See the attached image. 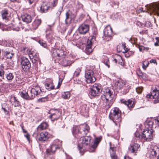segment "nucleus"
Instances as JSON below:
<instances>
[{"mask_svg":"<svg viewBox=\"0 0 159 159\" xmlns=\"http://www.w3.org/2000/svg\"><path fill=\"white\" fill-rule=\"evenodd\" d=\"M5 76L7 80L9 82L12 81L14 77V74L10 72H7Z\"/></svg>","mask_w":159,"mask_h":159,"instance_id":"obj_40","label":"nucleus"},{"mask_svg":"<svg viewBox=\"0 0 159 159\" xmlns=\"http://www.w3.org/2000/svg\"><path fill=\"white\" fill-rule=\"evenodd\" d=\"M102 139V137L101 136H99L95 138L94 143L91 147V148L92 149V150L90 151V152H93L94 151L95 149L97 148L98 144L101 141Z\"/></svg>","mask_w":159,"mask_h":159,"instance_id":"obj_30","label":"nucleus"},{"mask_svg":"<svg viewBox=\"0 0 159 159\" xmlns=\"http://www.w3.org/2000/svg\"><path fill=\"white\" fill-rule=\"evenodd\" d=\"M4 74V71L2 70H0V77L3 78Z\"/></svg>","mask_w":159,"mask_h":159,"instance_id":"obj_61","label":"nucleus"},{"mask_svg":"<svg viewBox=\"0 0 159 159\" xmlns=\"http://www.w3.org/2000/svg\"><path fill=\"white\" fill-rule=\"evenodd\" d=\"M153 132V130H144L141 136L140 135V141H150L152 140Z\"/></svg>","mask_w":159,"mask_h":159,"instance_id":"obj_10","label":"nucleus"},{"mask_svg":"<svg viewBox=\"0 0 159 159\" xmlns=\"http://www.w3.org/2000/svg\"><path fill=\"white\" fill-rule=\"evenodd\" d=\"M66 18L65 20V23L67 25V29H69L68 32L70 33L75 27V25L71 23L73 19L72 14L70 11H67L66 13Z\"/></svg>","mask_w":159,"mask_h":159,"instance_id":"obj_8","label":"nucleus"},{"mask_svg":"<svg viewBox=\"0 0 159 159\" xmlns=\"http://www.w3.org/2000/svg\"><path fill=\"white\" fill-rule=\"evenodd\" d=\"M60 62L64 66H69L72 63V61L69 60L68 58L63 59Z\"/></svg>","mask_w":159,"mask_h":159,"instance_id":"obj_37","label":"nucleus"},{"mask_svg":"<svg viewBox=\"0 0 159 159\" xmlns=\"http://www.w3.org/2000/svg\"><path fill=\"white\" fill-rule=\"evenodd\" d=\"M45 87L48 90H50L54 89V86L53 84L50 83H46L45 84Z\"/></svg>","mask_w":159,"mask_h":159,"instance_id":"obj_44","label":"nucleus"},{"mask_svg":"<svg viewBox=\"0 0 159 159\" xmlns=\"http://www.w3.org/2000/svg\"><path fill=\"white\" fill-rule=\"evenodd\" d=\"M125 82L121 79L118 80L115 83V86L117 89H120L125 86Z\"/></svg>","mask_w":159,"mask_h":159,"instance_id":"obj_33","label":"nucleus"},{"mask_svg":"<svg viewBox=\"0 0 159 159\" xmlns=\"http://www.w3.org/2000/svg\"><path fill=\"white\" fill-rule=\"evenodd\" d=\"M89 30V26L85 24H82L78 29L79 33L80 34H85L87 33Z\"/></svg>","mask_w":159,"mask_h":159,"instance_id":"obj_22","label":"nucleus"},{"mask_svg":"<svg viewBox=\"0 0 159 159\" xmlns=\"http://www.w3.org/2000/svg\"><path fill=\"white\" fill-rule=\"evenodd\" d=\"M32 56H33L32 58L33 68L35 70H37L38 66H40L41 61L39 58L36 55H33V54H32Z\"/></svg>","mask_w":159,"mask_h":159,"instance_id":"obj_19","label":"nucleus"},{"mask_svg":"<svg viewBox=\"0 0 159 159\" xmlns=\"http://www.w3.org/2000/svg\"><path fill=\"white\" fill-rule=\"evenodd\" d=\"M137 74L139 76L141 77L143 79H146L147 77V76L145 74L143 73L142 72H140V71H139V74L137 72Z\"/></svg>","mask_w":159,"mask_h":159,"instance_id":"obj_48","label":"nucleus"},{"mask_svg":"<svg viewBox=\"0 0 159 159\" xmlns=\"http://www.w3.org/2000/svg\"><path fill=\"white\" fill-rule=\"evenodd\" d=\"M124 90L123 91V93L124 94H125L128 93L130 87V86L128 84H125V86H124Z\"/></svg>","mask_w":159,"mask_h":159,"instance_id":"obj_45","label":"nucleus"},{"mask_svg":"<svg viewBox=\"0 0 159 159\" xmlns=\"http://www.w3.org/2000/svg\"><path fill=\"white\" fill-rule=\"evenodd\" d=\"M85 77L86 81L88 83H92L96 81L93 71L92 70L86 68L85 70Z\"/></svg>","mask_w":159,"mask_h":159,"instance_id":"obj_12","label":"nucleus"},{"mask_svg":"<svg viewBox=\"0 0 159 159\" xmlns=\"http://www.w3.org/2000/svg\"><path fill=\"white\" fill-rule=\"evenodd\" d=\"M2 109L3 110L6 115H8L9 113V111L5 108H4L2 106Z\"/></svg>","mask_w":159,"mask_h":159,"instance_id":"obj_59","label":"nucleus"},{"mask_svg":"<svg viewBox=\"0 0 159 159\" xmlns=\"http://www.w3.org/2000/svg\"><path fill=\"white\" fill-rule=\"evenodd\" d=\"M146 7L147 10L149 11L150 13H152L154 15L159 16V3H152L149 5H147Z\"/></svg>","mask_w":159,"mask_h":159,"instance_id":"obj_13","label":"nucleus"},{"mask_svg":"<svg viewBox=\"0 0 159 159\" xmlns=\"http://www.w3.org/2000/svg\"><path fill=\"white\" fill-rule=\"evenodd\" d=\"M9 101L15 107H19L20 105V102L17 98L14 95H11L9 98Z\"/></svg>","mask_w":159,"mask_h":159,"instance_id":"obj_27","label":"nucleus"},{"mask_svg":"<svg viewBox=\"0 0 159 159\" xmlns=\"http://www.w3.org/2000/svg\"><path fill=\"white\" fill-rule=\"evenodd\" d=\"M111 156L112 159H117V157L116 155L115 154H111Z\"/></svg>","mask_w":159,"mask_h":159,"instance_id":"obj_62","label":"nucleus"},{"mask_svg":"<svg viewBox=\"0 0 159 159\" xmlns=\"http://www.w3.org/2000/svg\"><path fill=\"white\" fill-rule=\"evenodd\" d=\"M50 7V3L48 2H43L40 7V12L46 13L47 12Z\"/></svg>","mask_w":159,"mask_h":159,"instance_id":"obj_26","label":"nucleus"},{"mask_svg":"<svg viewBox=\"0 0 159 159\" xmlns=\"http://www.w3.org/2000/svg\"><path fill=\"white\" fill-rule=\"evenodd\" d=\"M149 156L153 158L157 156V159H159V148L157 146H151L149 151Z\"/></svg>","mask_w":159,"mask_h":159,"instance_id":"obj_16","label":"nucleus"},{"mask_svg":"<svg viewBox=\"0 0 159 159\" xmlns=\"http://www.w3.org/2000/svg\"><path fill=\"white\" fill-rule=\"evenodd\" d=\"M122 47L124 49V51H123L122 52L125 53V56L126 57H128L130 56L133 55L134 53V51H128V48H126V47L125 43H124L122 44Z\"/></svg>","mask_w":159,"mask_h":159,"instance_id":"obj_32","label":"nucleus"},{"mask_svg":"<svg viewBox=\"0 0 159 159\" xmlns=\"http://www.w3.org/2000/svg\"><path fill=\"white\" fill-rule=\"evenodd\" d=\"M121 115L120 111L118 108L115 107L111 110L109 116L116 125L119 126L121 121Z\"/></svg>","mask_w":159,"mask_h":159,"instance_id":"obj_3","label":"nucleus"},{"mask_svg":"<svg viewBox=\"0 0 159 159\" xmlns=\"http://www.w3.org/2000/svg\"><path fill=\"white\" fill-rule=\"evenodd\" d=\"M4 56L7 59H11L14 55V53L11 48L10 47H7L3 50Z\"/></svg>","mask_w":159,"mask_h":159,"instance_id":"obj_20","label":"nucleus"},{"mask_svg":"<svg viewBox=\"0 0 159 159\" xmlns=\"http://www.w3.org/2000/svg\"><path fill=\"white\" fill-rule=\"evenodd\" d=\"M19 94L20 96L24 99L28 100L30 99V96L29 95L27 92L25 91H20Z\"/></svg>","mask_w":159,"mask_h":159,"instance_id":"obj_36","label":"nucleus"},{"mask_svg":"<svg viewBox=\"0 0 159 159\" xmlns=\"http://www.w3.org/2000/svg\"><path fill=\"white\" fill-rule=\"evenodd\" d=\"M103 33L105 37H111L112 34V29L110 25H108L104 30Z\"/></svg>","mask_w":159,"mask_h":159,"instance_id":"obj_28","label":"nucleus"},{"mask_svg":"<svg viewBox=\"0 0 159 159\" xmlns=\"http://www.w3.org/2000/svg\"><path fill=\"white\" fill-rule=\"evenodd\" d=\"M20 25L19 24H15L13 25L12 24H5L4 29L7 30H12L14 31H18L20 30Z\"/></svg>","mask_w":159,"mask_h":159,"instance_id":"obj_21","label":"nucleus"},{"mask_svg":"<svg viewBox=\"0 0 159 159\" xmlns=\"http://www.w3.org/2000/svg\"><path fill=\"white\" fill-rule=\"evenodd\" d=\"M80 69H76V70L75 71L74 74V76H77L79 75L80 73Z\"/></svg>","mask_w":159,"mask_h":159,"instance_id":"obj_56","label":"nucleus"},{"mask_svg":"<svg viewBox=\"0 0 159 159\" xmlns=\"http://www.w3.org/2000/svg\"><path fill=\"white\" fill-rule=\"evenodd\" d=\"M41 91L40 88L39 87L37 86L34 88H32L30 91V99H33L36 96L39 94Z\"/></svg>","mask_w":159,"mask_h":159,"instance_id":"obj_23","label":"nucleus"},{"mask_svg":"<svg viewBox=\"0 0 159 159\" xmlns=\"http://www.w3.org/2000/svg\"><path fill=\"white\" fill-rule=\"evenodd\" d=\"M80 129L79 127L75 126L73 127V130L72 131V133L75 137L78 138V137H80L81 134H80Z\"/></svg>","mask_w":159,"mask_h":159,"instance_id":"obj_31","label":"nucleus"},{"mask_svg":"<svg viewBox=\"0 0 159 159\" xmlns=\"http://www.w3.org/2000/svg\"><path fill=\"white\" fill-rule=\"evenodd\" d=\"M154 122L155 120L153 119L148 120L145 123V126L148 129L153 130L152 128L156 127V124H154Z\"/></svg>","mask_w":159,"mask_h":159,"instance_id":"obj_24","label":"nucleus"},{"mask_svg":"<svg viewBox=\"0 0 159 159\" xmlns=\"http://www.w3.org/2000/svg\"><path fill=\"white\" fill-rule=\"evenodd\" d=\"M1 15L3 20L8 21L9 16L8 11L7 10L4 9L1 12Z\"/></svg>","mask_w":159,"mask_h":159,"instance_id":"obj_34","label":"nucleus"},{"mask_svg":"<svg viewBox=\"0 0 159 159\" xmlns=\"http://www.w3.org/2000/svg\"><path fill=\"white\" fill-rule=\"evenodd\" d=\"M41 21L40 19H35L32 23L33 29H36L41 23Z\"/></svg>","mask_w":159,"mask_h":159,"instance_id":"obj_38","label":"nucleus"},{"mask_svg":"<svg viewBox=\"0 0 159 159\" xmlns=\"http://www.w3.org/2000/svg\"><path fill=\"white\" fill-rule=\"evenodd\" d=\"M91 137L89 136H80L78 144V147L81 155H83L85 151V147L90 144Z\"/></svg>","mask_w":159,"mask_h":159,"instance_id":"obj_4","label":"nucleus"},{"mask_svg":"<svg viewBox=\"0 0 159 159\" xmlns=\"http://www.w3.org/2000/svg\"><path fill=\"white\" fill-rule=\"evenodd\" d=\"M89 107L86 104H83L81 107V111L83 113H88L89 112Z\"/></svg>","mask_w":159,"mask_h":159,"instance_id":"obj_41","label":"nucleus"},{"mask_svg":"<svg viewBox=\"0 0 159 159\" xmlns=\"http://www.w3.org/2000/svg\"><path fill=\"white\" fill-rule=\"evenodd\" d=\"M63 5H62V6H61V9H59L58 11V12H57V16H59L61 14V11L62 10L63 8Z\"/></svg>","mask_w":159,"mask_h":159,"instance_id":"obj_60","label":"nucleus"},{"mask_svg":"<svg viewBox=\"0 0 159 159\" xmlns=\"http://www.w3.org/2000/svg\"><path fill=\"white\" fill-rule=\"evenodd\" d=\"M140 141V134L139 132L136 131L134 134V136L132 140L130 147H129V151L134 155L137 152L139 147V145L137 143Z\"/></svg>","mask_w":159,"mask_h":159,"instance_id":"obj_2","label":"nucleus"},{"mask_svg":"<svg viewBox=\"0 0 159 159\" xmlns=\"http://www.w3.org/2000/svg\"><path fill=\"white\" fill-rule=\"evenodd\" d=\"M48 100V98L47 97H45L44 98H39V102H45Z\"/></svg>","mask_w":159,"mask_h":159,"instance_id":"obj_54","label":"nucleus"},{"mask_svg":"<svg viewBox=\"0 0 159 159\" xmlns=\"http://www.w3.org/2000/svg\"><path fill=\"white\" fill-rule=\"evenodd\" d=\"M114 59L112 60L115 63H116L118 61V60H120L121 61H122V59L120 56L118 55H116L115 56V57Z\"/></svg>","mask_w":159,"mask_h":159,"instance_id":"obj_47","label":"nucleus"},{"mask_svg":"<svg viewBox=\"0 0 159 159\" xmlns=\"http://www.w3.org/2000/svg\"><path fill=\"white\" fill-rule=\"evenodd\" d=\"M146 97L148 98L155 99L153 101L154 104L159 103V86L157 85L152 86L150 93L147 94Z\"/></svg>","mask_w":159,"mask_h":159,"instance_id":"obj_7","label":"nucleus"},{"mask_svg":"<svg viewBox=\"0 0 159 159\" xmlns=\"http://www.w3.org/2000/svg\"><path fill=\"white\" fill-rule=\"evenodd\" d=\"M52 25H48L47 28L45 32L46 37L48 42L53 47H55L56 42L55 40V36L54 35V31L52 27Z\"/></svg>","mask_w":159,"mask_h":159,"instance_id":"obj_6","label":"nucleus"},{"mask_svg":"<svg viewBox=\"0 0 159 159\" xmlns=\"http://www.w3.org/2000/svg\"><path fill=\"white\" fill-rule=\"evenodd\" d=\"M48 126V124L45 122L41 123L37 127L38 130H41L46 129Z\"/></svg>","mask_w":159,"mask_h":159,"instance_id":"obj_39","label":"nucleus"},{"mask_svg":"<svg viewBox=\"0 0 159 159\" xmlns=\"http://www.w3.org/2000/svg\"><path fill=\"white\" fill-rule=\"evenodd\" d=\"M33 135L38 141H46L48 138V133L47 132H42L40 133L38 138V133L36 131L34 132Z\"/></svg>","mask_w":159,"mask_h":159,"instance_id":"obj_17","label":"nucleus"},{"mask_svg":"<svg viewBox=\"0 0 159 159\" xmlns=\"http://www.w3.org/2000/svg\"><path fill=\"white\" fill-rule=\"evenodd\" d=\"M51 52L52 55L54 57H58L59 59L64 57L66 55V52L62 48L56 49L53 47L52 48Z\"/></svg>","mask_w":159,"mask_h":159,"instance_id":"obj_15","label":"nucleus"},{"mask_svg":"<svg viewBox=\"0 0 159 159\" xmlns=\"http://www.w3.org/2000/svg\"><path fill=\"white\" fill-rule=\"evenodd\" d=\"M7 42L6 40L4 39H2L0 40V45L6 46L7 45Z\"/></svg>","mask_w":159,"mask_h":159,"instance_id":"obj_51","label":"nucleus"},{"mask_svg":"<svg viewBox=\"0 0 159 159\" xmlns=\"http://www.w3.org/2000/svg\"><path fill=\"white\" fill-rule=\"evenodd\" d=\"M22 20L26 23L30 22L32 20L31 16L28 14H25L21 16Z\"/></svg>","mask_w":159,"mask_h":159,"instance_id":"obj_35","label":"nucleus"},{"mask_svg":"<svg viewBox=\"0 0 159 159\" xmlns=\"http://www.w3.org/2000/svg\"><path fill=\"white\" fill-rule=\"evenodd\" d=\"M102 87L100 84H95L91 88L89 93V96L93 97L98 96L102 92Z\"/></svg>","mask_w":159,"mask_h":159,"instance_id":"obj_11","label":"nucleus"},{"mask_svg":"<svg viewBox=\"0 0 159 159\" xmlns=\"http://www.w3.org/2000/svg\"><path fill=\"white\" fill-rule=\"evenodd\" d=\"M49 113L50 114L49 118L52 121L57 120L61 115V112L56 109H51L49 111Z\"/></svg>","mask_w":159,"mask_h":159,"instance_id":"obj_18","label":"nucleus"},{"mask_svg":"<svg viewBox=\"0 0 159 159\" xmlns=\"http://www.w3.org/2000/svg\"><path fill=\"white\" fill-rule=\"evenodd\" d=\"M119 2H115L114 0H108L107 2V4H109L112 7H113L114 6H116L117 7L118 6Z\"/></svg>","mask_w":159,"mask_h":159,"instance_id":"obj_42","label":"nucleus"},{"mask_svg":"<svg viewBox=\"0 0 159 159\" xmlns=\"http://www.w3.org/2000/svg\"><path fill=\"white\" fill-rule=\"evenodd\" d=\"M111 151H110V155H111V154H115V152L114 150V148H112L111 147H110V148Z\"/></svg>","mask_w":159,"mask_h":159,"instance_id":"obj_64","label":"nucleus"},{"mask_svg":"<svg viewBox=\"0 0 159 159\" xmlns=\"http://www.w3.org/2000/svg\"><path fill=\"white\" fill-rule=\"evenodd\" d=\"M103 94L101 96V99L106 104L105 107L108 109L112 106L115 100L112 90L109 88L104 89Z\"/></svg>","mask_w":159,"mask_h":159,"instance_id":"obj_1","label":"nucleus"},{"mask_svg":"<svg viewBox=\"0 0 159 159\" xmlns=\"http://www.w3.org/2000/svg\"><path fill=\"white\" fill-rule=\"evenodd\" d=\"M149 63L148 61H143L142 67L143 69L145 70L148 65Z\"/></svg>","mask_w":159,"mask_h":159,"instance_id":"obj_49","label":"nucleus"},{"mask_svg":"<svg viewBox=\"0 0 159 159\" xmlns=\"http://www.w3.org/2000/svg\"><path fill=\"white\" fill-rule=\"evenodd\" d=\"M58 2V0H53V2L52 3V5L51 6V7H55Z\"/></svg>","mask_w":159,"mask_h":159,"instance_id":"obj_53","label":"nucleus"},{"mask_svg":"<svg viewBox=\"0 0 159 159\" xmlns=\"http://www.w3.org/2000/svg\"><path fill=\"white\" fill-rule=\"evenodd\" d=\"M93 35L90 37L87 42L86 51L88 54L92 52L93 49L92 47H93V44L96 43V36L98 34L97 30L96 28H94L92 29Z\"/></svg>","mask_w":159,"mask_h":159,"instance_id":"obj_5","label":"nucleus"},{"mask_svg":"<svg viewBox=\"0 0 159 159\" xmlns=\"http://www.w3.org/2000/svg\"><path fill=\"white\" fill-rule=\"evenodd\" d=\"M70 96V94L69 92H64L62 93V97L64 99H68Z\"/></svg>","mask_w":159,"mask_h":159,"instance_id":"obj_43","label":"nucleus"},{"mask_svg":"<svg viewBox=\"0 0 159 159\" xmlns=\"http://www.w3.org/2000/svg\"><path fill=\"white\" fill-rule=\"evenodd\" d=\"M139 50L140 51L142 52L144 50H145V48L142 46H139Z\"/></svg>","mask_w":159,"mask_h":159,"instance_id":"obj_63","label":"nucleus"},{"mask_svg":"<svg viewBox=\"0 0 159 159\" xmlns=\"http://www.w3.org/2000/svg\"><path fill=\"white\" fill-rule=\"evenodd\" d=\"M20 63L22 69L25 72L28 71L31 67V63L29 60L25 57H21Z\"/></svg>","mask_w":159,"mask_h":159,"instance_id":"obj_14","label":"nucleus"},{"mask_svg":"<svg viewBox=\"0 0 159 159\" xmlns=\"http://www.w3.org/2000/svg\"><path fill=\"white\" fill-rule=\"evenodd\" d=\"M103 61V63L108 68L110 67V65H109V61L108 58L107 57H104Z\"/></svg>","mask_w":159,"mask_h":159,"instance_id":"obj_46","label":"nucleus"},{"mask_svg":"<svg viewBox=\"0 0 159 159\" xmlns=\"http://www.w3.org/2000/svg\"><path fill=\"white\" fill-rule=\"evenodd\" d=\"M136 12L137 13H139L142 12H147V11H146L145 10H143L142 8H140L137 9L136 10Z\"/></svg>","mask_w":159,"mask_h":159,"instance_id":"obj_57","label":"nucleus"},{"mask_svg":"<svg viewBox=\"0 0 159 159\" xmlns=\"http://www.w3.org/2000/svg\"><path fill=\"white\" fill-rule=\"evenodd\" d=\"M154 120L156 125L159 126V116Z\"/></svg>","mask_w":159,"mask_h":159,"instance_id":"obj_58","label":"nucleus"},{"mask_svg":"<svg viewBox=\"0 0 159 159\" xmlns=\"http://www.w3.org/2000/svg\"><path fill=\"white\" fill-rule=\"evenodd\" d=\"M39 44L42 46L44 48H46L47 47V44L43 40H39Z\"/></svg>","mask_w":159,"mask_h":159,"instance_id":"obj_50","label":"nucleus"},{"mask_svg":"<svg viewBox=\"0 0 159 159\" xmlns=\"http://www.w3.org/2000/svg\"><path fill=\"white\" fill-rule=\"evenodd\" d=\"M61 146V141L58 139L53 141L49 148L46 150V153L48 155L53 154L57 149L59 148Z\"/></svg>","mask_w":159,"mask_h":159,"instance_id":"obj_9","label":"nucleus"},{"mask_svg":"<svg viewBox=\"0 0 159 159\" xmlns=\"http://www.w3.org/2000/svg\"><path fill=\"white\" fill-rule=\"evenodd\" d=\"M120 102L121 103L127 105L129 108H132L134 105V101L130 99H129L127 101H126L124 99H122L120 100Z\"/></svg>","mask_w":159,"mask_h":159,"instance_id":"obj_29","label":"nucleus"},{"mask_svg":"<svg viewBox=\"0 0 159 159\" xmlns=\"http://www.w3.org/2000/svg\"><path fill=\"white\" fill-rule=\"evenodd\" d=\"M142 90L143 88L142 87H138L136 88V91L139 94L141 93Z\"/></svg>","mask_w":159,"mask_h":159,"instance_id":"obj_52","label":"nucleus"},{"mask_svg":"<svg viewBox=\"0 0 159 159\" xmlns=\"http://www.w3.org/2000/svg\"><path fill=\"white\" fill-rule=\"evenodd\" d=\"M79 127L80 129V134L82 136L86 135L89 130V126L86 124L80 125Z\"/></svg>","mask_w":159,"mask_h":159,"instance_id":"obj_25","label":"nucleus"},{"mask_svg":"<svg viewBox=\"0 0 159 159\" xmlns=\"http://www.w3.org/2000/svg\"><path fill=\"white\" fill-rule=\"evenodd\" d=\"M16 83L18 84H20L21 83L22 81L21 79L18 76H16Z\"/></svg>","mask_w":159,"mask_h":159,"instance_id":"obj_55","label":"nucleus"}]
</instances>
